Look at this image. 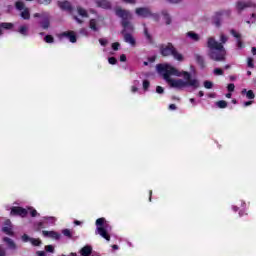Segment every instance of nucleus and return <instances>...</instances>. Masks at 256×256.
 <instances>
[{
	"label": "nucleus",
	"mask_w": 256,
	"mask_h": 256,
	"mask_svg": "<svg viewBox=\"0 0 256 256\" xmlns=\"http://www.w3.org/2000/svg\"><path fill=\"white\" fill-rule=\"evenodd\" d=\"M156 70L173 89H183L185 87L197 89L199 87V81L191 79V73L187 71L179 72L177 68L169 64H158Z\"/></svg>",
	"instance_id": "nucleus-1"
},
{
	"label": "nucleus",
	"mask_w": 256,
	"mask_h": 256,
	"mask_svg": "<svg viewBox=\"0 0 256 256\" xmlns=\"http://www.w3.org/2000/svg\"><path fill=\"white\" fill-rule=\"evenodd\" d=\"M115 15L121 19V26L123 27L121 35H123L124 42L131 45V47H135L137 45V40H135V37L131 34L135 31V27L131 23L133 15H131V12L121 7L115 9Z\"/></svg>",
	"instance_id": "nucleus-2"
},
{
	"label": "nucleus",
	"mask_w": 256,
	"mask_h": 256,
	"mask_svg": "<svg viewBox=\"0 0 256 256\" xmlns=\"http://www.w3.org/2000/svg\"><path fill=\"white\" fill-rule=\"evenodd\" d=\"M228 38L224 34L220 35V42L215 40L213 37L207 39L206 46L209 48L208 57L212 61H225V56L227 55V50H225V43H227Z\"/></svg>",
	"instance_id": "nucleus-3"
},
{
	"label": "nucleus",
	"mask_w": 256,
	"mask_h": 256,
	"mask_svg": "<svg viewBox=\"0 0 256 256\" xmlns=\"http://www.w3.org/2000/svg\"><path fill=\"white\" fill-rule=\"evenodd\" d=\"M160 54L162 57H174L176 61H183V54L177 51V48L173 45V43L168 42L167 44H161L160 47Z\"/></svg>",
	"instance_id": "nucleus-4"
},
{
	"label": "nucleus",
	"mask_w": 256,
	"mask_h": 256,
	"mask_svg": "<svg viewBox=\"0 0 256 256\" xmlns=\"http://www.w3.org/2000/svg\"><path fill=\"white\" fill-rule=\"evenodd\" d=\"M108 229L109 223H107L104 217L96 220V233L106 241H111V235H109Z\"/></svg>",
	"instance_id": "nucleus-5"
},
{
	"label": "nucleus",
	"mask_w": 256,
	"mask_h": 256,
	"mask_svg": "<svg viewBox=\"0 0 256 256\" xmlns=\"http://www.w3.org/2000/svg\"><path fill=\"white\" fill-rule=\"evenodd\" d=\"M29 214V211L27 209L21 207V206H13L10 211V215H14L15 217H22L25 218Z\"/></svg>",
	"instance_id": "nucleus-6"
},
{
	"label": "nucleus",
	"mask_w": 256,
	"mask_h": 256,
	"mask_svg": "<svg viewBox=\"0 0 256 256\" xmlns=\"http://www.w3.org/2000/svg\"><path fill=\"white\" fill-rule=\"evenodd\" d=\"M60 37H66L67 39H69L70 43H77V35L74 31L69 30L66 32H62L60 34Z\"/></svg>",
	"instance_id": "nucleus-7"
},
{
	"label": "nucleus",
	"mask_w": 256,
	"mask_h": 256,
	"mask_svg": "<svg viewBox=\"0 0 256 256\" xmlns=\"http://www.w3.org/2000/svg\"><path fill=\"white\" fill-rule=\"evenodd\" d=\"M58 7L62 11H68V13H73V6H71V2L69 1H58Z\"/></svg>",
	"instance_id": "nucleus-8"
},
{
	"label": "nucleus",
	"mask_w": 256,
	"mask_h": 256,
	"mask_svg": "<svg viewBox=\"0 0 256 256\" xmlns=\"http://www.w3.org/2000/svg\"><path fill=\"white\" fill-rule=\"evenodd\" d=\"M136 15H138V17H151V10H149V8H136Z\"/></svg>",
	"instance_id": "nucleus-9"
},
{
	"label": "nucleus",
	"mask_w": 256,
	"mask_h": 256,
	"mask_svg": "<svg viewBox=\"0 0 256 256\" xmlns=\"http://www.w3.org/2000/svg\"><path fill=\"white\" fill-rule=\"evenodd\" d=\"M42 235H44V237H50L51 239H56V240L61 239V234H59L55 231L43 230Z\"/></svg>",
	"instance_id": "nucleus-10"
},
{
	"label": "nucleus",
	"mask_w": 256,
	"mask_h": 256,
	"mask_svg": "<svg viewBox=\"0 0 256 256\" xmlns=\"http://www.w3.org/2000/svg\"><path fill=\"white\" fill-rule=\"evenodd\" d=\"M39 25L42 27V29H49L51 26L49 15L43 16L42 21L39 22Z\"/></svg>",
	"instance_id": "nucleus-11"
},
{
	"label": "nucleus",
	"mask_w": 256,
	"mask_h": 256,
	"mask_svg": "<svg viewBox=\"0 0 256 256\" xmlns=\"http://www.w3.org/2000/svg\"><path fill=\"white\" fill-rule=\"evenodd\" d=\"M96 5L102 9H111V2L107 0H96Z\"/></svg>",
	"instance_id": "nucleus-12"
},
{
	"label": "nucleus",
	"mask_w": 256,
	"mask_h": 256,
	"mask_svg": "<svg viewBox=\"0 0 256 256\" xmlns=\"http://www.w3.org/2000/svg\"><path fill=\"white\" fill-rule=\"evenodd\" d=\"M230 33H231V35H233L235 37V39H238L237 40V47H239V49H242L243 42L241 41V34L237 33V31H235V29H231Z\"/></svg>",
	"instance_id": "nucleus-13"
},
{
	"label": "nucleus",
	"mask_w": 256,
	"mask_h": 256,
	"mask_svg": "<svg viewBox=\"0 0 256 256\" xmlns=\"http://www.w3.org/2000/svg\"><path fill=\"white\" fill-rule=\"evenodd\" d=\"M91 253H93V247L86 245L80 250V254L82 256H91Z\"/></svg>",
	"instance_id": "nucleus-14"
},
{
	"label": "nucleus",
	"mask_w": 256,
	"mask_h": 256,
	"mask_svg": "<svg viewBox=\"0 0 256 256\" xmlns=\"http://www.w3.org/2000/svg\"><path fill=\"white\" fill-rule=\"evenodd\" d=\"M223 15V12H216L215 16L213 17V24L216 27H221V16Z\"/></svg>",
	"instance_id": "nucleus-15"
},
{
	"label": "nucleus",
	"mask_w": 256,
	"mask_h": 256,
	"mask_svg": "<svg viewBox=\"0 0 256 256\" xmlns=\"http://www.w3.org/2000/svg\"><path fill=\"white\" fill-rule=\"evenodd\" d=\"M195 61L201 67V69H205V58L200 54H195Z\"/></svg>",
	"instance_id": "nucleus-16"
},
{
	"label": "nucleus",
	"mask_w": 256,
	"mask_h": 256,
	"mask_svg": "<svg viewBox=\"0 0 256 256\" xmlns=\"http://www.w3.org/2000/svg\"><path fill=\"white\" fill-rule=\"evenodd\" d=\"M247 7H251V3H245L243 1H238L236 3V9H238L239 12L243 11V9H247Z\"/></svg>",
	"instance_id": "nucleus-17"
},
{
	"label": "nucleus",
	"mask_w": 256,
	"mask_h": 256,
	"mask_svg": "<svg viewBox=\"0 0 256 256\" xmlns=\"http://www.w3.org/2000/svg\"><path fill=\"white\" fill-rule=\"evenodd\" d=\"M3 242L7 243L8 247L10 249H17V244H15V241H13L11 238L9 237H4L3 238Z\"/></svg>",
	"instance_id": "nucleus-18"
},
{
	"label": "nucleus",
	"mask_w": 256,
	"mask_h": 256,
	"mask_svg": "<svg viewBox=\"0 0 256 256\" xmlns=\"http://www.w3.org/2000/svg\"><path fill=\"white\" fill-rule=\"evenodd\" d=\"M20 16L22 17V19H24L25 21H29V19H31V13L29 12V8H25Z\"/></svg>",
	"instance_id": "nucleus-19"
},
{
	"label": "nucleus",
	"mask_w": 256,
	"mask_h": 256,
	"mask_svg": "<svg viewBox=\"0 0 256 256\" xmlns=\"http://www.w3.org/2000/svg\"><path fill=\"white\" fill-rule=\"evenodd\" d=\"M187 37H190V39L192 41H199V39H201V37L199 36V34L193 32V31H189L187 32Z\"/></svg>",
	"instance_id": "nucleus-20"
},
{
	"label": "nucleus",
	"mask_w": 256,
	"mask_h": 256,
	"mask_svg": "<svg viewBox=\"0 0 256 256\" xmlns=\"http://www.w3.org/2000/svg\"><path fill=\"white\" fill-rule=\"evenodd\" d=\"M246 93V97L247 99H255V93L253 92V90H248L247 89H243L242 90V95H245Z\"/></svg>",
	"instance_id": "nucleus-21"
},
{
	"label": "nucleus",
	"mask_w": 256,
	"mask_h": 256,
	"mask_svg": "<svg viewBox=\"0 0 256 256\" xmlns=\"http://www.w3.org/2000/svg\"><path fill=\"white\" fill-rule=\"evenodd\" d=\"M13 27H14V25L11 22H2V23H0V28L1 29H6L7 31L13 29Z\"/></svg>",
	"instance_id": "nucleus-22"
},
{
	"label": "nucleus",
	"mask_w": 256,
	"mask_h": 256,
	"mask_svg": "<svg viewBox=\"0 0 256 256\" xmlns=\"http://www.w3.org/2000/svg\"><path fill=\"white\" fill-rule=\"evenodd\" d=\"M162 15L164 17V21H165L166 25H171V21H172L171 16L167 12V10L162 11Z\"/></svg>",
	"instance_id": "nucleus-23"
},
{
	"label": "nucleus",
	"mask_w": 256,
	"mask_h": 256,
	"mask_svg": "<svg viewBox=\"0 0 256 256\" xmlns=\"http://www.w3.org/2000/svg\"><path fill=\"white\" fill-rule=\"evenodd\" d=\"M3 233H5L6 235H9L10 237H13V235H15V233L13 232V228L9 227V226H5L2 228Z\"/></svg>",
	"instance_id": "nucleus-24"
},
{
	"label": "nucleus",
	"mask_w": 256,
	"mask_h": 256,
	"mask_svg": "<svg viewBox=\"0 0 256 256\" xmlns=\"http://www.w3.org/2000/svg\"><path fill=\"white\" fill-rule=\"evenodd\" d=\"M89 28L92 29V31H99V28H97V20L96 19H90Z\"/></svg>",
	"instance_id": "nucleus-25"
},
{
	"label": "nucleus",
	"mask_w": 256,
	"mask_h": 256,
	"mask_svg": "<svg viewBox=\"0 0 256 256\" xmlns=\"http://www.w3.org/2000/svg\"><path fill=\"white\" fill-rule=\"evenodd\" d=\"M77 11H78V15H80V17H84V18L89 17V13H87V10L81 8L80 6L77 7Z\"/></svg>",
	"instance_id": "nucleus-26"
},
{
	"label": "nucleus",
	"mask_w": 256,
	"mask_h": 256,
	"mask_svg": "<svg viewBox=\"0 0 256 256\" xmlns=\"http://www.w3.org/2000/svg\"><path fill=\"white\" fill-rule=\"evenodd\" d=\"M144 37L147 39L148 43H153V36L149 34L147 27H144Z\"/></svg>",
	"instance_id": "nucleus-27"
},
{
	"label": "nucleus",
	"mask_w": 256,
	"mask_h": 256,
	"mask_svg": "<svg viewBox=\"0 0 256 256\" xmlns=\"http://www.w3.org/2000/svg\"><path fill=\"white\" fill-rule=\"evenodd\" d=\"M216 106H218L219 109H227V101L219 100L216 102Z\"/></svg>",
	"instance_id": "nucleus-28"
},
{
	"label": "nucleus",
	"mask_w": 256,
	"mask_h": 256,
	"mask_svg": "<svg viewBox=\"0 0 256 256\" xmlns=\"http://www.w3.org/2000/svg\"><path fill=\"white\" fill-rule=\"evenodd\" d=\"M15 8L18 10V11H24L25 9V3H23V1H17L15 3Z\"/></svg>",
	"instance_id": "nucleus-29"
},
{
	"label": "nucleus",
	"mask_w": 256,
	"mask_h": 256,
	"mask_svg": "<svg viewBox=\"0 0 256 256\" xmlns=\"http://www.w3.org/2000/svg\"><path fill=\"white\" fill-rule=\"evenodd\" d=\"M30 243L33 245V247H40L42 242L39 238H32L30 239Z\"/></svg>",
	"instance_id": "nucleus-30"
},
{
	"label": "nucleus",
	"mask_w": 256,
	"mask_h": 256,
	"mask_svg": "<svg viewBox=\"0 0 256 256\" xmlns=\"http://www.w3.org/2000/svg\"><path fill=\"white\" fill-rule=\"evenodd\" d=\"M27 31H28L27 26L22 25V26H20L18 33H20V35L27 36Z\"/></svg>",
	"instance_id": "nucleus-31"
},
{
	"label": "nucleus",
	"mask_w": 256,
	"mask_h": 256,
	"mask_svg": "<svg viewBox=\"0 0 256 256\" xmlns=\"http://www.w3.org/2000/svg\"><path fill=\"white\" fill-rule=\"evenodd\" d=\"M62 235H64V237H68V239H71L73 237V234L69 229L62 230Z\"/></svg>",
	"instance_id": "nucleus-32"
},
{
	"label": "nucleus",
	"mask_w": 256,
	"mask_h": 256,
	"mask_svg": "<svg viewBox=\"0 0 256 256\" xmlns=\"http://www.w3.org/2000/svg\"><path fill=\"white\" fill-rule=\"evenodd\" d=\"M44 41L45 43H55V38L52 35H46Z\"/></svg>",
	"instance_id": "nucleus-33"
},
{
	"label": "nucleus",
	"mask_w": 256,
	"mask_h": 256,
	"mask_svg": "<svg viewBox=\"0 0 256 256\" xmlns=\"http://www.w3.org/2000/svg\"><path fill=\"white\" fill-rule=\"evenodd\" d=\"M204 87L205 89H213V82L209 80L204 81Z\"/></svg>",
	"instance_id": "nucleus-34"
},
{
	"label": "nucleus",
	"mask_w": 256,
	"mask_h": 256,
	"mask_svg": "<svg viewBox=\"0 0 256 256\" xmlns=\"http://www.w3.org/2000/svg\"><path fill=\"white\" fill-rule=\"evenodd\" d=\"M150 85H151V82H149V80H144L143 81V89H144V91H147L149 89Z\"/></svg>",
	"instance_id": "nucleus-35"
},
{
	"label": "nucleus",
	"mask_w": 256,
	"mask_h": 256,
	"mask_svg": "<svg viewBox=\"0 0 256 256\" xmlns=\"http://www.w3.org/2000/svg\"><path fill=\"white\" fill-rule=\"evenodd\" d=\"M45 251H47L48 253H54L55 248L53 247V245H47L45 246Z\"/></svg>",
	"instance_id": "nucleus-36"
},
{
	"label": "nucleus",
	"mask_w": 256,
	"mask_h": 256,
	"mask_svg": "<svg viewBox=\"0 0 256 256\" xmlns=\"http://www.w3.org/2000/svg\"><path fill=\"white\" fill-rule=\"evenodd\" d=\"M108 63H109L110 65H117V58H115V57H109V58H108Z\"/></svg>",
	"instance_id": "nucleus-37"
},
{
	"label": "nucleus",
	"mask_w": 256,
	"mask_h": 256,
	"mask_svg": "<svg viewBox=\"0 0 256 256\" xmlns=\"http://www.w3.org/2000/svg\"><path fill=\"white\" fill-rule=\"evenodd\" d=\"M119 47H121V44L119 42L112 43L113 51H119Z\"/></svg>",
	"instance_id": "nucleus-38"
},
{
	"label": "nucleus",
	"mask_w": 256,
	"mask_h": 256,
	"mask_svg": "<svg viewBox=\"0 0 256 256\" xmlns=\"http://www.w3.org/2000/svg\"><path fill=\"white\" fill-rule=\"evenodd\" d=\"M227 90L229 91V93H233V91H235V84L233 83L228 84Z\"/></svg>",
	"instance_id": "nucleus-39"
},
{
	"label": "nucleus",
	"mask_w": 256,
	"mask_h": 256,
	"mask_svg": "<svg viewBox=\"0 0 256 256\" xmlns=\"http://www.w3.org/2000/svg\"><path fill=\"white\" fill-rule=\"evenodd\" d=\"M247 65L250 67V69H253L255 67V64L253 63V58H248Z\"/></svg>",
	"instance_id": "nucleus-40"
},
{
	"label": "nucleus",
	"mask_w": 256,
	"mask_h": 256,
	"mask_svg": "<svg viewBox=\"0 0 256 256\" xmlns=\"http://www.w3.org/2000/svg\"><path fill=\"white\" fill-rule=\"evenodd\" d=\"M156 93H158L159 95H163V93H165V89H163V87L161 86H157Z\"/></svg>",
	"instance_id": "nucleus-41"
},
{
	"label": "nucleus",
	"mask_w": 256,
	"mask_h": 256,
	"mask_svg": "<svg viewBox=\"0 0 256 256\" xmlns=\"http://www.w3.org/2000/svg\"><path fill=\"white\" fill-rule=\"evenodd\" d=\"M27 1H33V0H27ZM38 3H40V5H49V3H51V0H38Z\"/></svg>",
	"instance_id": "nucleus-42"
},
{
	"label": "nucleus",
	"mask_w": 256,
	"mask_h": 256,
	"mask_svg": "<svg viewBox=\"0 0 256 256\" xmlns=\"http://www.w3.org/2000/svg\"><path fill=\"white\" fill-rule=\"evenodd\" d=\"M31 237H29V235H27V234H24L23 236H22V241L24 242V243H28V241H31Z\"/></svg>",
	"instance_id": "nucleus-43"
},
{
	"label": "nucleus",
	"mask_w": 256,
	"mask_h": 256,
	"mask_svg": "<svg viewBox=\"0 0 256 256\" xmlns=\"http://www.w3.org/2000/svg\"><path fill=\"white\" fill-rule=\"evenodd\" d=\"M214 75H223V69L215 68L214 69Z\"/></svg>",
	"instance_id": "nucleus-44"
},
{
	"label": "nucleus",
	"mask_w": 256,
	"mask_h": 256,
	"mask_svg": "<svg viewBox=\"0 0 256 256\" xmlns=\"http://www.w3.org/2000/svg\"><path fill=\"white\" fill-rule=\"evenodd\" d=\"M99 43H100V45H102V47H106L107 46V40H105L103 38L99 39Z\"/></svg>",
	"instance_id": "nucleus-45"
},
{
	"label": "nucleus",
	"mask_w": 256,
	"mask_h": 256,
	"mask_svg": "<svg viewBox=\"0 0 256 256\" xmlns=\"http://www.w3.org/2000/svg\"><path fill=\"white\" fill-rule=\"evenodd\" d=\"M0 256H7V251L5 250V248L0 246Z\"/></svg>",
	"instance_id": "nucleus-46"
},
{
	"label": "nucleus",
	"mask_w": 256,
	"mask_h": 256,
	"mask_svg": "<svg viewBox=\"0 0 256 256\" xmlns=\"http://www.w3.org/2000/svg\"><path fill=\"white\" fill-rule=\"evenodd\" d=\"M30 215H31V217H37V215H38L37 210L32 209V210L30 211Z\"/></svg>",
	"instance_id": "nucleus-47"
},
{
	"label": "nucleus",
	"mask_w": 256,
	"mask_h": 256,
	"mask_svg": "<svg viewBox=\"0 0 256 256\" xmlns=\"http://www.w3.org/2000/svg\"><path fill=\"white\" fill-rule=\"evenodd\" d=\"M120 61L125 63V61H127V56L125 54L120 55Z\"/></svg>",
	"instance_id": "nucleus-48"
},
{
	"label": "nucleus",
	"mask_w": 256,
	"mask_h": 256,
	"mask_svg": "<svg viewBox=\"0 0 256 256\" xmlns=\"http://www.w3.org/2000/svg\"><path fill=\"white\" fill-rule=\"evenodd\" d=\"M45 16H47V14H39V13H35V14H34V17H35V18H41V19H43V17H45Z\"/></svg>",
	"instance_id": "nucleus-49"
},
{
	"label": "nucleus",
	"mask_w": 256,
	"mask_h": 256,
	"mask_svg": "<svg viewBox=\"0 0 256 256\" xmlns=\"http://www.w3.org/2000/svg\"><path fill=\"white\" fill-rule=\"evenodd\" d=\"M40 229H45V224L43 222L38 223V231H40Z\"/></svg>",
	"instance_id": "nucleus-50"
},
{
	"label": "nucleus",
	"mask_w": 256,
	"mask_h": 256,
	"mask_svg": "<svg viewBox=\"0 0 256 256\" xmlns=\"http://www.w3.org/2000/svg\"><path fill=\"white\" fill-rule=\"evenodd\" d=\"M36 254L38 256H47V254L45 253V251H37Z\"/></svg>",
	"instance_id": "nucleus-51"
},
{
	"label": "nucleus",
	"mask_w": 256,
	"mask_h": 256,
	"mask_svg": "<svg viewBox=\"0 0 256 256\" xmlns=\"http://www.w3.org/2000/svg\"><path fill=\"white\" fill-rule=\"evenodd\" d=\"M169 109H170L171 111H175V109H177V106H176L175 104H170V105H169Z\"/></svg>",
	"instance_id": "nucleus-52"
},
{
	"label": "nucleus",
	"mask_w": 256,
	"mask_h": 256,
	"mask_svg": "<svg viewBox=\"0 0 256 256\" xmlns=\"http://www.w3.org/2000/svg\"><path fill=\"white\" fill-rule=\"evenodd\" d=\"M124 3H130L131 5H135V0H122Z\"/></svg>",
	"instance_id": "nucleus-53"
},
{
	"label": "nucleus",
	"mask_w": 256,
	"mask_h": 256,
	"mask_svg": "<svg viewBox=\"0 0 256 256\" xmlns=\"http://www.w3.org/2000/svg\"><path fill=\"white\" fill-rule=\"evenodd\" d=\"M74 19L77 23H79L80 25L83 23V20L79 19V17L74 16Z\"/></svg>",
	"instance_id": "nucleus-54"
},
{
	"label": "nucleus",
	"mask_w": 256,
	"mask_h": 256,
	"mask_svg": "<svg viewBox=\"0 0 256 256\" xmlns=\"http://www.w3.org/2000/svg\"><path fill=\"white\" fill-rule=\"evenodd\" d=\"M131 91L132 93H137V91H139V88H137L136 86H132Z\"/></svg>",
	"instance_id": "nucleus-55"
},
{
	"label": "nucleus",
	"mask_w": 256,
	"mask_h": 256,
	"mask_svg": "<svg viewBox=\"0 0 256 256\" xmlns=\"http://www.w3.org/2000/svg\"><path fill=\"white\" fill-rule=\"evenodd\" d=\"M249 105H253V101L244 102V107H249Z\"/></svg>",
	"instance_id": "nucleus-56"
},
{
	"label": "nucleus",
	"mask_w": 256,
	"mask_h": 256,
	"mask_svg": "<svg viewBox=\"0 0 256 256\" xmlns=\"http://www.w3.org/2000/svg\"><path fill=\"white\" fill-rule=\"evenodd\" d=\"M112 249L114 251H117L119 249V246L117 244L112 245Z\"/></svg>",
	"instance_id": "nucleus-57"
},
{
	"label": "nucleus",
	"mask_w": 256,
	"mask_h": 256,
	"mask_svg": "<svg viewBox=\"0 0 256 256\" xmlns=\"http://www.w3.org/2000/svg\"><path fill=\"white\" fill-rule=\"evenodd\" d=\"M152 197H153V191L150 190V191H149V201H150V202H151Z\"/></svg>",
	"instance_id": "nucleus-58"
},
{
	"label": "nucleus",
	"mask_w": 256,
	"mask_h": 256,
	"mask_svg": "<svg viewBox=\"0 0 256 256\" xmlns=\"http://www.w3.org/2000/svg\"><path fill=\"white\" fill-rule=\"evenodd\" d=\"M170 3H181V0H168Z\"/></svg>",
	"instance_id": "nucleus-59"
},
{
	"label": "nucleus",
	"mask_w": 256,
	"mask_h": 256,
	"mask_svg": "<svg viewBox=\"0 0 256 256\" xmlns=\"http://www.w3.org/2000/svg\"><path fill=\"white\" fill-rule=\"evenodd\" d=\"M204 95H205V93L203 91L198 92V97H203Z\"/></svg>",
	"instance_id": "nucleus-60"
},
{
	"label": "nucleus",
	"mask_w": 256,
	"mask_h": 256,
	"mask_svg": "<svg viewBox=\"0 0 256 256\" xmlns=\"http://www.w3.org/2000/svg\"><path fill=\"white\" fill-rule=\"evenodd\" d=\"M74 225H81V221L75 220V221H74Z\"/></svg>",
	"instance_id": "nucleus-61"
},
{
	"label": "nucleus",
	"mask_w": 256,
	"mask_h": 256,
	"mask_svg": "<svg viewBox=\"0 0 256 256\" xmlns=\"http://www.w3.org/2000/svg\"><path fill=\"white\" fill-rule=\"evenodd\" d=\"M80 33H87V29L82 28V29L80 30Z\"/></svg>",
	"instance_id": "nucleus-62"
},
{
	"label": "nucleus",
	"mask_w": 256,
	"mask_h": 256,
	"mask_svg": "<svg viewBox=\"0 0 256 256\" xmlns=\"http://www.w3.org/2000/svg\"><path fill=\"white\" fill-rule=\"evenodd\" d=\"M252 54L256 55V48L252 47Z\"/></svg>",
	"instance_id": "nucleus-63"
},
{
	"label": "nucleus",
	"mask_w": 256,
	"mask_h": 256,
	"mask_svg": "<svg viewBox=\"0 0 256 256\" xmlns=\"http://www.w3.org/2000/svg\"><path fill=\"white\" fill-rule=\"evenodd\" d=\"M5 225H11V220H6Z\"/></svg>",
	"instance_id": "nucleus-64"
}]
</instances>
